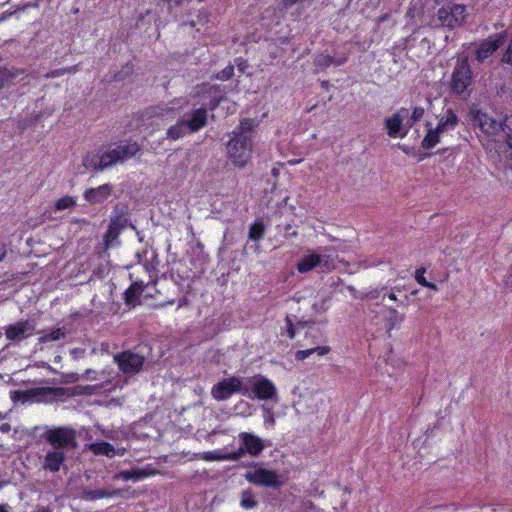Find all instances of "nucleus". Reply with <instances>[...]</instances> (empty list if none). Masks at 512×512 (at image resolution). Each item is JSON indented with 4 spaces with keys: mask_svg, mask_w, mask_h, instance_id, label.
Instances as JSON below:
<instances>
[{
    "mask_svg": "<svg viewBox=\"0 0 512 512\" xmlns=\"http://www.w3.org/2000/svg\"><path fill=\"white\" fill-rule=\"evenodd\" d=\"M423 287H427V288L432 289V290H435V291H437V290H438L437 285H436V284H434V283H432V282H429V281H427V282L423 285Z\"/></svg>",
    "mask_w": 512,
    "mask_h": 512,
    "instance_id": "51",
    "label": "nucleus"
},
{
    "mask_svg": "<svg viewBox=\"0 0 512 512\" xmlns=\"http://www.w3.org/2000/svg\"><path fill=\"white\" fill-rule=\"evenodd\" d=\"M112 187L109 184H103L96 188L88 189L84 192V198L90 203H101L111 195Z\"/></svg>",
    "mask_w": 512,
    "mask_h": 512,
    "instance_id": "18",
    "label": "nucleus"
},
{
    "mask_svg": "<svg viewBox=\"0 0 512 512\" xmlns=\"http://www.w3.org/2000/svg\"><path fill=\"white\" fill-rule=\"evenodd\" d=\"M329 352H330L329 346H317V347L306 349V350H298L295 353V359L298 361H303L313 354H317L318 356H324V355L328 354Z\"/></svg>",
    "mask_w": 512,
    "mask_h": 512,
    "instance_id": "24",
    "label": "nucleus"
},
{
    "mask_svg": "<svg viewBox=\"0 0 512 512\" xmlns=\"http://www.w3.org/2000/svg\"><path fill=\"white\" fill-rule=\"evenodd\" d=\"M80 379H81L80 375H78L76 373H72V374L67 375L66 382L67 383H74V382H78Z\"/></svg>",
    "mask_w": 512,
    "mask_h": 512,
    "instance_id": "47",
    "label": "nucleus"
},
{
    "mask_svg": "<svg viewBox=\"0 0 512 512\" xmlns=\"http://www.w3.org/2000/svg\"><path fill=\"white\" fill-rule=\"evenodd\" d=\"M142 292V285L139 283L132 284L125 292V299L128 304H135Z\"/></svg>",
    "mask_w": 512,
    "mask_h": 512,
    "instance_id": "32",
    "label": "nucleus"
},
{
    "mask_svg": "<svg viewBox=\"0 0 512 512\" xmlns=\"http://www.w3.org/2000/svg\"><path fill=\"white\" fill-rule=\"evenodd\" d=\"M253 141L232 136L227 143V155L233 165L244 167L252 156Z\"/></svg>",
    "mask_w": 512,
    "mask_h": 512,
    "instance_id": "3",
    "label": "nucleus"
},
{
    "mask_svg": "<svg viewBox=\"0 0 512 512\" xmlns=\"http://www.w3.org/2000/svg\"><path fill=\"white\" fill-rule=\"evenodd\" d=\"M322 256L317 252H309L304 255L297 263V270L300 273H307L316 267H320Z\"/></svg>",
    "mask_w": 512,
    "mask_h": 512,
    "instance_id": "19",
    "label": "nucleus"
},
{
    "mask_svg": "<svg viewBox=\"0 0 512 512\" xmlns=\"http://www.w3.org/2000/svg\"><path fill=\"white\" fill-rule=\"evenodd\" d=\"M0 419H3V415H2V413H0Z\"/></svg>",
    "mask_w": 512,
    "mask_h": 512,
    "instance_id": "62",
    "label": "nucleus"
},
{
    "mask_svg": "<svg viewBox=\"0 0 512 512\" xmlns=\"http://www.w3.org/2000/svg\"><path fill=\"white\" fill-rule=\"evenodd\" d=\"M113 360L124 374H136L141 371L145 359L138 353L124 351L115 354Z\"/></svg>",
    "mask_w": 512,
    "mask_h": 512,
    "instance_id": "11",
    "label": "nucleus"
},
{
    "mask_svg": "<svg viewBox=\"0 0 512 512\" xmlns=\"http://www.w3.org/2000/svg\"><path fill=\"white\" fill-rule=\"evenodd\" d=\"M409 115L408 109L401 108L384 120L387 135L391 138H404L412 124L404 125Z\"/></svg>",
    "mask_w": 512,
    "mask_h": 512,
    "instance_id": "9",
    "label": "nucleus"
},
{
    "mask_svg": "<svg viewBox=\"0 0 512 512\" xmlns=\"http://www.w3.org/2000/svg\"><path fill=\"white\" fill-rule=\"evenodd\" d=\"M433 129H434V131H435V132H437L441 137H442L444 134H446V133H447V132H446L443 128H441V126H439L438 124H437L435 127H433Z\"/></svg>",
    "mask_w": 512,
    "mask_h": 512,
    "instance_id": "50",
    "label": "nucleus"
},
{
    "mask_svg": "<svg viewBox=\"0 0 512 512\" xmlns=\"http://www.w3.org/2000/svg\"><path fill=\"white\" fill-rule=\"evenodd\" d=\"M43 393L51 398H62L68 395L67 390L64 388H45Z\"/></svg>",
    "mask_w": 512,
    "mask_h": 512,
    "instance_id": "37",
    "label": "nucleus"
},
{
    "mask_svg": "<svg viewBox=\"0 0 512 512\" xmlns=\"http://www.w3.org/2000/svg\"><path fill=\"white\" fill-rule=\"evenodd\" d=\"M65 458V451L50 448L43 457L42 468L53 473L59 472L64 466Z\"/></svg>",
    "mask_w": 512,
    "mask_h": 512,
    "instance_id": "13",
    "label": "nucleus"
},
{
    "mask_svg": "<svg viewBox=\"0 0 512 512\" xmlns=\"http://www.w3.org/2000/svg\"><path fill=\"white\" fill-rule=\"evenodd\" d=\"M64 335H65L64 331L61 328H57L49 333L43 334L39 338V342L47 343V342H51V341H58L61 338H63Z\"/></svg>",
    "mask_w": 512,
    "mask_h": 512,
    "instance_id": "34",
    "label": "nucleus"
},
{
    "mask_svg": "<svg viewBox=\"0 0 512 512\" xmlns=\"http://www.w3.org/2000/svg\"><path fill=\"white\" fill-rule=\"evenodd\" d=\"M244 396L261 401L276 400L278 390L276 385L261 374L245 377Z\"/></svg>",
    "mask_w": 512,
    "mask_h": 512,
    "instance_id": "2",
    "label": "nucleus"
},
{
    "mask_svg": "<svg viewBox=\"0 0 512 512\" xmlns=\"http://www.w3.org/2000/svg\"><path fill=\"white\" fill-rule=\"evenodd\" d=\"M426 135L422 140V147L425 149H432L440 143L441 136L434 131L431 124H427Z\"/></svg>",
    "mask_w": 512,
    "mask_h": 512,
    "instance_id": "25",
    "label": "nucleus"
},
{
    "mask_svg": "<svg viewBox=\"0 0 512 512\" xmlns=\"http://www.w3.org/2000/svg\"><path fill=\"white\" fill-rule=\"evenodd\" d=\"M244 476L251 484L274 489L280 488L284 483V479L277 474L276 471L262 466H255L253 469L247 471Z\"/></svg>",
    "mask_w": 512,
    "mask_h": 512,
    "instance_id": "4",
    "label": "nucleus"
},
{
    "mask_svg": "<svg viewBox=\"0 0 512 512\" xmlns=\"http://www.w3.org/2000/svg\"><path fill=\"white\" fill-rule=\"evenodd\" d=\"M502 61L506 64L512 65V39L510 40L504 51Z\"/></svg>",
    "mask_w": 512,
    "mask_h": 512,
    "instance_id": "39",
    "label": "nucleus"
},
{
    "mask_svg": "<svg viewBox=\"0 0 512 512\" xmlns=\"http://www.w3.org/2000/svg\"><path fill=\"white\" fill-rule=\"evenodd\" d=\"M275 417L272 411L268 410L264 416V425L269 428H273L275 426Z\"/></svg>",
    "mask_w": 512,
    "mask_h": 512,
    "instance_id": "41",
    "label": "nucleus"
},
{
    "mask_svg": "<svg viewBox=\"0 0 512 512\" xmlns=\"http://www.w3.org/2000/svg\"><path fill=\"white\" fill-rule=\"evenodd\" d=\"M404 319V314L399 313L395 308H389L388 315L386 317L387 329L391 331L398 328Z\"/></svg>",
    "mask_w": 512,
    "mask_h": 512,
    "instance_id": "26",
    "label": "nucleus"
},
{
    "mask_svg": "<svg viewBox=\"0 0 512 512\" xmlns=\"http://www.w3.org/2000/svg\"><path fill=\"white\" fill-rule=\"evenodd\" d=\"M286 325H287V335L290 339H293L295 337V329L292 320L290 317H286Z\"/></svg>",
    "mask_w": 512,
    "mask_h": 512,
    "instance_id": "43",
    "label": "nucleus"
},
{
    "mask_svg": "<svg viewBox=\"0 0 512 512\" xmlns=\"http://www.w3.org/2000/svg\"><path fill=\"white\" fill-rule=\"evenodd\" d=\"M201 104H202L203 106H206V105H207V103H206L205 101H203Z\"/></svg>",
    "mask_w": 512,
    "mask_h": 512,
    "instance_id": "61",
    "label": "nucleus"
},
{
    "mask_svg": "<svg viewBox=\"0 0 512 512\" xmlns=\"http://www.w3.org/2000/svg\"><path fill=\"white\" fill-rule=\"evenodd\" d=\"M258 501L255 499V496L251 490H245L241 494V502L240 505L244 509H253L257 506Z\"/></svg>",
    "mask_w": 512,
    "mask_h": 512,
    "instance_id": "31",
    "label": "nucleus"
},
{
    "mask_svg": "<svg viewBox=\"0 0 512 512\" xmlns=\"http://www.w3.org/2000/svg\"><path fill=\"white\" fill-rule=\"evenodd\" d=\"M74 71H75V67H71V68H68V69H62V70L53 71L49 76H51V77H58L60 75H63L66 72H74Z\"/></svg>",
    "mask_w": 512,
    "mask_h": 512,
    "instance_id": "45",
    "label": "nucleus"
},
{
    "mask_svg": "<svg viewBox=\"0 0 512 512\" xmlns=\"http://www.w3.org/2000/svg\"><path fill=\"white\" fill-rule=\"evenodd\" d=\"M0 512H9V507L6 504H0Z\"/></svg>",
    "mask_w": 512,
    "mask_h": 512,
    "instance_id": "55",
    "label": "nucleus"
},
{
    "mask_svg": "<svg viewBox=\"0 0 512 512\" xmlns=\"http://www.w3.org/2000/svg\"><path fill=\"white\" fill-rule=\"evenodd\" d=\"M504 38V35H499L484 41L476 51V59L480 62L486 60L503 44Z\"/></svg>",
    "mask_w": 512,
    "mask_h": 512,
    "instance_id": "14",
    "label": "nucleus"
},
{
    "mask_svg": "<svg viewBox=\"0 0 512 512\" xmlns=\"http://www.w3.org/2000/svg\"><path fill=\"white\" fill-rule=\"evenodd\" d=\"M189 131L184 119L179 120L175 125L171 126L167 130V137L172 140H177Z\"/></svg>",
    "mask_w": 512,
    "mask_h": 512,
    "instance_id": "27",
    "label": "nucleus"
},
{
    "mask_svg": "<svg viewBox=\"0 0 512 512\" xmlns=\"http://www.w3.org/2000/svg\"><path fill=\"white\" fill-rule=\"evenodd\" d=\"M245 378L236 376L228 377L218 382L212 388V396L218 401L228 399L234 393H240L244 395Z\"/></svg>",
    "mask_w": 512,
    "mask_h": 512,
    "instance_id": "8",
    "label": "nucleus"
},
{
    "mask_svg": "<svg viewBox=\"0 0 512 512\" xmlns=\"http://www.w3.org/2000/svg\"><path fill=\"white\" fill-rule=\"evenodd\" d=\"M111 236V230H109L106 234V238L110 237Z\"/></svg>",
    "mask_w": 512,
    "mask_h": 512,
    "instance_id": "56",
    "label": "nucleus"
},
{
    "mask_svg": "<svg viewBox=\"0 0 512 512\" xmlns=\"http://www.w3.org/2000/svg\"><path fill=\"white\" fill-rule=\"evenodd\" d=\"M255 121L252 119H244L240 122L239 126L232 132V136L238 138H246L248 141H252V132L255 127Z\"/></svg>",
    "mask_w": 512,
    "mask_h": 512,
    "instance_id": "21",
    "label": "nucleus"
},
{
    "mask_svg": "<svg viewBox=\"0 0 512 512\" xmlns=\"http://www.w3.org/2000/svg\"><path fill=\"white\" fill-rule=\"evenodd\" d=\"M18 76L17 72L9 69L0 70V89L15 83V78Z\"/></svg>",
    "mask_w": 512,
    "mask_h": 512,
    "instance_id": "33",
    "label": "nucleus"
},
{
    "mask_svg": "<svg viewBox=\"0 0 512 512\" xmlns=\"http://www.w3.org/2000/svg\"><path fill=\"white\" fill-rule=\"evenodd\" d=\"M2 488V484L0 483V489Z\"/></svg>",
    "mask_w": 512,
    "mask_h": 512,
    "instance_id": "63",
    "label": "nucleus"
},
{
    "mask_svg": "<svg viewBox=\"0 0 512 512\" xmlns=\"http://www.w3.org/2000/svg\"><path fill=\"white\" fill-rule=\"evenodd\" d=\"M124 454V449H122L121 451L118 452V455H123Z\"/></svg>",
    "mask_w": 512,
    "mask_h": 512,
    "instance_id": "57",
    "label": "nucleus"
},
{
    "mask_svg": "<svg viewBox=\"0 0 512 512\" xmlns=\"http://www.w3.org/2000/svg\"><path fill=\"white\" fill-rule=\"evenodd\" d=\"M199 458L204 460V461H208V462H212V461H235L233 452H231V453H224V452H221L219 450L203 452V453L199 454Z\"/></svg>",
    "mask_w": 512,
    "mask_h": 512,
    "instance_id": "23",
    "label": "nucleus"
},
{
    "mask_svg": "<svg viewBox=\"0 0 512 512\" xmlns=\"http://www.w3.org/2000/svg\"><path fill=\"white\" fill-rule=\"evenodd\" d=\"M11 430V426L8 423H3L0 425V432L8 433Z\"/></svg>",
    "mask_w": 512,
    "mask_h": 512,
    "instance_id": "48",
    "label": "nucleus"
},
{
    "mask_svg": "<svg viewBox=\"0 0 512 512\" xmlns=\"http://www.w3.org/2000/svg\"><path fill=\"white\" fill-rule=\"evenodd\" d=\"M214 89L213 86H209V85H202L200 87L197 88V91H196V95L200 96L202 94H205L207 92L210 93V91Z\"/></svg>",
    "mask_w": 512,
    "mask_h": 512,
    "instance_id": "44",
    "label": "nucleus"
},
{
    "mask_svg": "<svg viewBox=\"0 0 512 512\" xmlns=\"http://www.w3.org/2000/svg\"><path fill=\"white\" fill-rule=\"evenodd\" d=\"M119 490H103V489H93L84 491V498L87 500H97L101 498L113 497L119 494Z\"/></svg>",
    "mask_w": 512,
    "mask_h": 512,
    "instance_id": "28",
    "label": "nucleus"
},
{
    "mask_svg": "<svg viewBox=\"0 0 512 512\" xmlns=\"http://www.w3.org/2000/svg\"><path fill=\"white\" fill-rule=\"evenodd\" d=\"M45 438L54 449H62L65 451L68 448L76 447V432L70 427H57L48 430L45 433Z\"/></svg>",
    "mask_w": 512,
    "mask_h": 512,
    "instance_id": "6",
    "label": "nucleus"
},
{
    "mask_svg": "<svg viewBox=\"0 0 512 512\" xmlns=\"http://www.w3.org/2000/svg\"><path fill=\"white\" fill-rule=\"evenodd\" d=\"M97 428L100 430L101 434L107 438H111V431L101 428L100 426H97Z\"/></svg>",
    "mask_w": 512,
    "mask_h": 512,
    "instance_id": "49",
    "label": "nucleus"
},
{
    "mask_svg": "<svg viewBox=\"0 0 512 512\" xmlns=\"http://www.w3.org/2000/svg\"><path fill=\"white\" fill-rule=\"evenodd\" d=\"M140 151L136 142H123L91 151L83 158V166L88 170L102 171L123 163Z\"/></svg>",
    "mask_w": 512,
    "mask_h": 512,
    "instance_id": "1",
    "label": "nucleus"
},
{
    "mask_svg": "<svg viewBox=\"0 0 512 512\" xmlns=\"http://www.w3.org/2000/svg\"><path fill=\"white\" fill-rule=\"evenodd\" d=\"M472 83V71L466 58L459 59L453 70L450 89L455 94H462Z\"/></svg>",
    "mask_w": 512,
    "mask_h": 512,
    "instance_id": "7",
    "label": "nucleus"
},
{
    "mask_svg": "<svg viewBox=\"0 0 512 512\" xmlns=\"http://www.w3.org/2000/svg\"><path fill=\"white\" fill-rule=\"evenodd\" d=\"M424 108L422 107H415L412 111V114H411V121L412 122H416V121H419L423 115H424Z\"/></svg>",
    "mask_w": 512,
    "mask_h": 512,
    "instance_id": "42",
    "label": "nucleus"
},
{
    "mask_svg": "<svg viewBox=\"0 0 512 512\" xmlns=\"http://www.w3.org/2000/svg\"><path fill=\"white\" fill-rule=\"evenodd\" d=\"M240 441V447L234 451L235 461L248 454L253 457H258L266 445L262 438L250 432H240L238 435Z\"/></svg>",
    "mask_w": 512,
    "mask_h": 512,
    "instance_id": "5",
    "label": "nucleus"
},
{
    "mask_svg": "<svg viewBox=\"0 0 512 512\" xmlns=\"http://www.w3.org/2000/svg\"><path fill=\"white\" fill-rule=\"evenodd\" d=\"M387 297H388V299H390V300H392V301H395V302H397V301H398V298H397L396 294H395V293H393V292L388 293V294H387Z\"/></svg>",
    "mask_w": 512,
    "mask_h": 512,
    "instance_id": "53",
    "label": "nucleus"
},
{
    "mask_svg": "<svg viewBox=\"0 0 512 512\" xmlns=\"http://www.w3.org/2000/svg\"><path fill=\"white\" fill-rule=\"evenodd\" d=\"M208 113L204 107L192 111L191 115L184 119L190 132H196L203 128L207 123Z\"/></svg>",
    "mask_w": 512,
    "mask_h": 512,
    "instance_id": "17",
    "label": "nucleus"
},
{
    "mask_svg": "<svg viewBox=\"0 0 512 512\" xmlns=\"http://www.w3.org/2000/svg\"><path fill=\"white\" fill-rule=\"evenodd\" d=\"M5 256H6V250H5L4 246H0V261H2Z\"/></svg>",
    "mask_w": 512,
    "mask_h": 512,
    "instance_id": "54",
    "label": "nucleus"
},
{
    "mask_svg": "<svg viewBox=\"0 0 512 512\" xmlns=\"http://www.w3.org/2000/svg\"><path fill=\"white\" fill-rule=\"evenodd\" d=\"M265 226L262 221H255L249 228L248 238L251 241H259L264 237Z\"/></svg>",
    "mask_w": 512,
    "mask_h": 512,
    "instance_id": "29",
    "label": "nucleus"
},
{
    "mask_svg": "<svg viewBox=\"0 0 512 512\" xmlns=\"http://www.w3.org/2000/svg\"><path fill=\"white\" fill-rule=\"evenodd\" d=\"M233 74H234V67L229 65L217 74V79L225 81V80L230 79L233 76Z\"/></svg>",
    "mask_w": 512,
    "mask_h": 512,
    "instance_id": "38",
    "label": "nucleus"
},
{
    "mask_svg": "<svg viewBox=\"0 0 512 512\" xmlns=\"http://www.w3.org/2000/svg\"><path fill=\"white\" fill-rule=\"evenodd\" d=\"M81 378L85 379H95L96 378V371L92 369H87L85 372L81 375Z\"/></svg>",
    "mask_w": 512,
    "mask_h": 512,
    "instance_id": "46",
    "label": "nucleus"
},
{
    "mask_svg": "<svg viewBox=\"0 0 512 512\" xmlns=\"http://www.w3.org/2000/svg\"><path fill=\"white\" fill-rule=\"evenodd\" d=\"M156 473H157L156 470L153 469L150 465H148L143 468L120 471L119 473L115 474L113 478L114 479H123L125 481H128V480L138 481L141 479H145L149 476H153Z\"/></svg>",
    "mask_w": 512,
    "mask_h": 512,
    "instance_id": "15",
    "label": "nucleus"
},
{
    "mask_svg": "<svg viewBox=\"0 0 512 512\" xmlns=\"http://www.w3.org/2000/svg\"><path fill=\"white\" fill-rule=\"evenodd\" d=\"M317 64L320 65V66H329V65H342L346 62V58L343 57L341 59H337V60H334L331 56L329 55H321L317 58L316 60Z\"/></svg>",
    "mask_w": 512,
    "mask_h": 512,
    "instance_id": "35",
    "label": "nucleus"
},
{
    "mask_svg": "<svg viewBox=\"0 0 512 512\" xmlns=\"http://www.w3.org/2000/svg\"><path fill=\"white\" fill-rule=\"evenodd\" d=\"M76 200L71 196H64L59 198L55 203V210L61 211L75 206Z\"/></svg>",
    "mask_w": 512,
    "mask_h": 512,
    "instance_id": "36",
    "label": "nucleus"
},
{
    "mask_svg": "<svg viewBox=\"0 0 512 512\" xmlns=\"http://www.w3.org/2000/svg\"><path fill=\"white\" fill-rule=\"evenodd\" d=\"M5 336L10 341H22L32 336L35 332V324L30 320H21L4 328Z\"/></svg>",
    "mask_w": 512,
    "mask_h": 512,
    "instance_id": "12",
    "label": "nucleus"
},
{
    "mask_svg": "<svg viewBox=\"0 0 512 512\" xmlns=\"http://www.w3.org/2000/svg\"><path fill=\"white\" fill-rule=\"evenodd\" d=\"M370 298L376 297V295H372V292H369Z\"/></svg>",
    "mask_w": 512,
    "mask_h": 512,
    "instance_id": "58",
    "label": "nucleus"
},
{
    "mask_svg": "<svg viewBox=\"0 0 512 512\" xmlns=\"http://www.w3.org/2000/svg\"><path fill=\"white\" fill-rule=\"evenodd\" d=\"M466 7L460 4L442 7L437 12V18L443 26L455 28L462 25L466 19Z\"/></svg>",
    "mask_w": 512,
    "mask_h": 512,
    "instance_id": "10",
    "label": "nucleus"
},
{
    "mask_svg": "<svg viewBox=\"0 0 512 512\" xmlns=\"http://www.w3.org/2000/svg\"><path fill=\"white\" fill-rule=\"evenodd\" d=\"M417 294V290H413L412 295Z\"/></svg>",
    "mask_w": 512,
    "mask_h": 512,
    "instance_id": "60",
    "label": "nucleus"
},
{
    "mask_svg": "<svg viewBox=\"0 0 512 512\" xmlns=\"http://www.w3.org/2000/svg\"><path fill=\"white\" fill-rule=\"evenodd\" d=\"M459 119L452 109H447L438 119V125L446 132H450L456 128Z\"/></svg>",
    "mask_w": 512,
    "mask_h": 512,
    "instance_id": "20",
    "label": "nucleus"
},
{
    "mask_svg": "<svg viewBox=\"0 0 512 512\" xmlns=\"http://www.w3.org/2000/svg\"><path fill=\"white\" fill-rule=\"evenodd\" d=\"M425 272L426 269L423 267L415 271L414 278L417 281V283L420 284L421 286H423L427 282L426 278L424 277Z\"/></svg>",
    "mask_w": 512,
    "mask_h": 512,
    "instance_id": "40",
    "label": "nucleus"
},
{
    "mask_svg": "<svg viewBox=\"0 0 512 512\" xmlns=\"http://www.w3.org/2000/svg\"><path fill=\"white\" fill-rule=\"evenodd\" d=\"M176 109H177V107L175 106V104H173L172 106L158 105V106L152 108L151 112L153 115L158 116V117L174 118V116H175L174 112Z\"/></svg>",
    "mask_w": 512,
    "mask_h": 512,
    "instance_id": "30",
    "label": "nucleus"
},
{
    "mask_svg": "<svg viewBox=\"0 0 512 512\" xmlns=\"http://www.w3.org/2000/svg\"><path fill=\"white\" fill-rule=\"evenodd\" d=\"M298 0H283V4L286 6V7H290L292 6L293 4H295Z\"/></svg>",
    "mask_w": 512,
    "mask_h": 512,
    "instance_id": "52",
    "label": "nucleus"
},
{
    "mask_svg": "<svg viewBox=\"0 0 512 512\" xmlns=\"http://www.w3.org/2000/svg\"><path fill=\"white\" fill-rule=\"evenodd\" d=\"M370 298L376 297V295H372V292H369Z\"/></svg>",
    "mask_w": 512,
    "mask_h": 512,
    "instance_id": "59",
    "label": "nucleus"
},
{
    "mask_svg": "<svg viewBox=\"0 0 512 512\" xmlns=\"http://www.w3.org/2000/svg\"><path fill=\"white\" fill-rule=\"evenodd\" d=\"M86 448L95 455L113 457L116 453L113 445L104 441L87 444Z\"/></svg>",
    "mask_w": 512,
    "mask_h": 512,
    "instance_id": "22",
    "label": "nucleus"
},
{
    "mask_svg": "<svg viewBox=\"0 0 512 512\" xmlns=\"http://www.w3.org/2000/svg\"><path fill=\"white\" fill-rule=\"evenodd\" d=\"M346 250L345 242H341L337 247L333 248H322L320 249V255L322 256V263L320 267L324 271H331L335 269L336 252Z\"/></svg>",
    "mask_w": 512,
    "mask_h": 512,
    "instance_id": "16",
    "label": "nucleus"
}]
</instances>
